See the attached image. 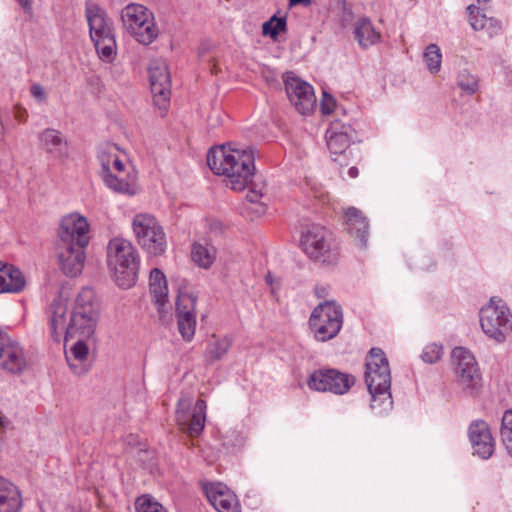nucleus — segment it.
<instances>
[{
  "label": "nucleus",
  "mask_w": 512,
  "mask_h": 512,
  "mask_svg": "<svg viewBox=\"0 0 512 512\" xmlns=\"http://www.w3.org/2000/svg\"><path fill=\"white\" fill-rule=\"evenodd\" d=\"M285 90L290 102L302 115L311 114L316 107V96L313 87L297 77L293 72L283 75Z\"/></svg>",
  "instance_id": "obj_9"
},
{
  "label": "nucleus",
  "mask_w": 512,
  "mask_h": 512,
  "mask_svg": "<svg viewBox=\"0 0 512 512\" xmlns=\"http://www.w3.org/2000/svg\"><path fill=\"white\" fill-rule=\"evenodd\" d=\"M4 426V418L3 416L0 414V427Z\"/></svg>",
  "instance_id": "obj_57"
},
{
  "label": "nucleus",
  "mask_w": 512,
  "mask_h": 512,
  "mask_svg": "<svg viewBox=\"0 0 512 512\" xmlns=\"http://www.w3.org/2000/svg\"><path fill=\"white\" fill-rule=\"evenodd\" d=\"M66 359L69 363V366L74 370L76 374H81L84 371L82 368H78V366L72 362L71 356L66 355Z\"/></svg>",
  "instance_id": "obj_52"
},
{
  "label": "nucleus",
  "mask_w": 512,
  "mask_h": 512,
  "mask_svg": "<svg viewBox=\"0 0 512 512\" xmlns=\"http://www.w3.org/2000/svg\"><path fill=\"white\" fill-rule=\"evenodd\" d=\"M339 256V243L334 235L331 232L322 234V263L336 264Z\"/></svg>",
  "instance_id": "obj_31"
},
{
  "label": "nucleus",
  "mask_w": 512,
  "mask_h": 512,
  "mask_svg": "<svg viewBox=\"0 0 512 512\" xmlns=\"http://www.w3.org/2000/svg\"><path fill=\"white\" fill-rule=\"evenodd\" d=\"M343 321V309L340 304L334 300L322 302V342L337 336Z\"/></svg>",
  "instance_id": "obj_18"
},
{
  "label": "nucleus",
  "mask_w": 512,
  "mask_h": 512,
  "mask_svg": "<svg viewBox=\"0 0 512 512\" xmlns=\"http://www.w3.org/2000/svg\"><path fill=\"white\" fill-rule=\"evenodd\" d=\"M132 227L138 244L150 255H162L167 246L166 235L156 218L148 213L136 214Z\"/></svg>",
  "instance_id": "obj_6"
},
{
  "label": "nucleus",
  "mask_w": 512,
  "mask_h": 512,
  "mask_svg": "<svg viewBox=\"0 0 512 512\" xmlns=\"http://www.w3.org/2000/svg\"><path fill=\"white\" fill-rule=\"evenodd\" d=\"M285 27L286 20L274 16L263 24L262 32L264 35H270L272 38H275L281 31L285 30Z\"/></svg>",
  "instance_id": "obj_41"
},
{
  "label": "nucleus",
  "mask_w": 512,
  "mask_h": 512,
  "mask_svg": "<svg viewBox=\"0 0 512 512\" xmlns=\"http://www.w3.org/2000/svg\"><path fill=\"white\" fill-rule=\"evenodd\" d=\"M27 367L28 360L23 347L0 330V368L8 373L20 375Z\"/></svg>",
  "instance_id": "obj_11"
},
{
  "label": "nucleus",
  "mask_w": 512,
  "mask_h": 512,
  "mask_svg": "<svg viewBox=\"0 0 512 512\" xmlns=\"http://www.w3.org/2000/svg\"><path fill=\"white\" fill-rule=\"evenodd\" d=\"M500 434L503 445L512 456V410H508L504 413Z\"/></svg>",
  "instance_id": "obj_37"
},
{
  "label": "nucleus",
  "mask_w": 512,
  "mask_h": 512,
  "mask_svg": "<svg viewBox=\"0 0 512 512\" xmlns=\"http://www.w3.org/2000/svg\"><path fill=\"white\" fill-rule=\"evenodd\" d=\"M311 3L312 0H289L290 6L302 5L304 7H308Z\"/></svg>",
  "instance_id": "obj_51"
},
{
  "label": "nucleus",
  "mask_w": 512,
  "mask_h": 512,
  "mask_svg": "<svg viewBox=\"0 0 512 512\" xmlns=\"http://www.w3.org/2000/svg\"><path fill=\"white\" fill-rule=\"evenodd\" d=\"M107 264L119 287L128 289L136 283L139 260L130 241L120 237L111 239L107 246Z\"/></svg>",
  "instance_id": "obj_3"
},
{
  "label": "nucleus",
  "mask_w": 512,
  "mask_h": 512,
  "mask_svg": "<svg viewBox=\"0 0 512 512\" xmlns=\"http://www.w3.org/2000/svg\"><path fill=\"white\" fill-rule=\"evenodd\" d=\"M205 409L204 400L199 399L193 407V399L190 396H182L176 409L177 424L190 436L199 435L205 425Z\"/></svg>",
  "instance_id": "obj_8"
},
{
  "label": "nucleus",
  "mask_w": 512,
  "mask_h": 512,
  "mask_svg": "<svg viewBox=\"0 0 512 512\" xmlns=\"http://www.w3.org/2000/svg\"><path fill=\"white\" fill-rule=\"evenodd\" d=\"M344 115L345 109L337 103V100L328 92L322 91V115Z\"/></svg>",
  "instance_id": "obj_39"
},
{
  "label": "nucleus",
  "mask_w": 512,
  "mask_h": 512,
  "mask_svg": "<svg viewBox=\"0 0 512 512\" xmlns=\"http://www.w3.org/2000/svg\"><path fill=\"white\" fill-rule=\"evenodd\" d=\"M355 377L336 369L322 370V391L345 394L355 384Z\"/></svg>",
  "instance_id": "obj_22"
},
{
  "label": "nucleus",
  "mask_w": 512,
  "mask_h": 512,
  "mask_svg": "<svg viewBox=\"0 0 512 512\" xmlns=\"http://www.w3.org/2000/svg\"><path fill=\"white\" fill-rule=\"evenodd\" d=\"M136 509L137 512H166L160 503L147 496L137 499Z\"/></svg>",
  "instance_id": "obj_42"
},
{
  "label": "nucleus",
  "mask_w": 512,
  "mask_h": 512,
  "mask_svg": "<svg viewBox=\"0 0 512 512\" xmlns=\"http://www.w3.org/2000/svg\"><path fill=\"white\" fill-rule=\"evenodd\" d=\"M78 338V341L71 348V356L73 357L74 361L82 363L87 359L89 349L84 341L86 338Z\"/></svg>",
  "instance_id": "obj_44"
},
{
  "label": "nucleus",
  "mask_w": 512,
  "mask_h": 512,
  "mask_svg": "<svg viewBox=\"0 0 512 512\" xmlns=\"http://www.w3.org/2000/svg\"><path fill=\"white\" fill-rule=\"evenodd\" d=\"M191 257L198 266L208 269L216 258V249L207 241H197L192 246Z\"/></svg>",
  "instance_id": "obj_30"
},
{
  "label": "nucleus",
  "mask_w": 512,
  "mask_h": 512,
  "mask_svg": "<svg viewBox=\"0 0 512 512\" xmlns=\"http://www.w3.org/2000/svg\"><path fill=\"white\" fill-rule=\"evenodd\" d=\"M337 2H338V4H341V5H343V6H344V4H345V0H337Z\"/></svg>",
  "instance_id": "obj_59"
},
{
  "label": "nucleus",
  "mask_w": 512,
  "mask_h": 512,
  "mask_svg": "<svg viewBox=\"0 0 512 512\" xmlns=\"http://www.w3.org/2000/svg\"><path fill=\"white\" fill-rule=\"evenodd\" d=\"M262 196H263L262 192L260 190L258 191L255 189H250L246 196L247 200L250 203L257 205L256 211L258 213L265 212V206L262 203H260V199L262 198Z\"/></svg>",
  "instance_id": "obj_46"
},
{
  "label": "nucleus",
  "mask_w": 512,
  "mask_h": 512,
  "mask_svg": "<svg viewBox=\"0 0 512 512\" xmlns=\"http://www.w3.org/2000/svg\"><path fill=\"white\" fill-rule=\"evenodd\" d=\"M30 93L39 102H45L47 99V94L40 84L35 83L31 85Z\"/></svg>",
  "instance_id": "obj_48"
},
{
  "label": "nucleus",
  "mask_w": 512,
  "mask_h": 512,
  "mask_svg": "<svg viewBox=\"0 0 512 512\" xmlns=\"http://www.w3.org/2000/svg\"><path fill=\"white\" fill-rule=\"evenodd\" d=\"M344 222L348 233L358 239L361 248H367L369 235V222L361 210L348 207L344 210Z\"/></svg>",
  "instance_id": "obj_21"
},
{
  "label": "nucleus",
  "mask_w": 512,
  "mask_h": 512,
  "mask_svg": "<svg viewBox=\"0 0 512 512\" xmlns=\"http://www.w3.org/2000/svg\"><path fill=\"white\" fill-rule=\"evenodd\" d=\"M480 324L488 337L503 342L512 330V314L502 299L492 297L480 310Z\"/></svg>",
  "instance_id": "obj_7"
},
{
  "label": "nucleus",
  "mask_w": 512,
  "mask_h": 512,
  "mask_svg": "<svg viewBox=\"0 0 512 512\" xmlns=\"http://www.w3.org/2000/svg\"><path fill=\"white\" fill-rule=\"evenodd\" d=\"M26 285L20 269L0 261V293H19Z\"/></svg>",
  "instance_id": "obj_23"
},
{
  "label": "nucleus",
  "mask_w": 512,
  "mask_h": 512,
  "mask_svg": "<svg viewBox=\"0 0 512 512\" xmlns=\"http://www.w3.org/2000/svg\"><path fill=\"white\" fill-rule=\"evenodd\" d=\"M177 324L182 338L185 341L190 342L195 335L196 314L187 315V312L177 314Z\"/></svg>",
  "instance_id": "obj_33"
},
{
  "label": "nucleus",
  "mask_w": 512,
  "mask_h": 512,
  "mask_svg": "<svg viewBox=\"0 0 512 512\" xmlns=\"http://www.w3.org/2000/svg\"><path fill=\"white\" fill-rule=\"evenodd\" d=\"M359 174L358 168L355 166H352L348 170V175L350 178H356Z\"/></svg>",
  "instance_id": "obj_55"
},
{
  "label": "nucleus",
  "mask_w": 512,
  "mask_h": 512,
  "mask_svg": "<svg viewBox=\"0 0 512 512\" xmlns=\"http://www.w3.org/2000/svg\"><path fill=\"white\" fill-rule=\"evenodd\" d=\"M16 118L19 119V120H23V112L22 111H17L16 112Z\"/></svg>",
  "instance_id": "obj_56"
},
{
  "label": "nucleus",
  "mask_w": 512,
  "mask_h": 512,
  "mask_svg": "<svg viewBox=\"0 0 512 512\" xmlns=\"http://www.w3.org/2000/svg\"><path fill=\"white\" fill-rule=\"evenodd\" d=\"M85 248L71 244H57V256L61 270L69 277L79 275L85 263Z\"/></svg>",
  "instance_id": "obj_17"
},
{
  "label": "nucleus",
  "mask_w": 512,
  "mask_h": 512,
  "mask_svg": "<svg viewBox=\"0 0 512 512\" xmlns=\"http://www.w3.org/2000/svg\"><path fill=\"white\" fill-rule=\"evenodd\" d=\"M196 301L197 298L192 293L181 291L176 300L177 314H196Z\"/></svg>",
  "instance_id": "obj_36"
},
{
  "label": "nucleus",
  "mask_w": 512,
  "mask_h": 512,
  "mask_svg": "<svg viewBox=\"0 0 512 512\" xmlns=\"http://www.w3.org/2000/svg\"><path fill=\"white\" fill-rule=\"evenodd\" d=\"M470 24L476 31L483 30L487 27L488 17L480 10L479 7L471 4L467 7Z\"/></svg>",
  "instance_id": "obj_40"
},
{
  "label": "nucleus",
  "mask_w": 512,
  "mask_h": 512,
  "mask_svg": "<svg viewBox=\"0 0 512 512\" xmlns=\"http://www.w3.org/2000/svg\"><path fill=\"white\" fill-rule=\"evenodd\" d=\"M469 439L476 454L488 459L494 452V439L485 421H474L469 427Z\"/></svg>",
  "instance_id": "obj_19"
},
{
  "label": "nucleus",
  "mask_w": 512,
  "mask_h": 512,
  "mask_svg": "<svg viewBox=\"0 0 512 512\" xmlns=\"http://www.w3.org/2000/svg\"><path fill=\"white\" fill-rule=\"evenodd\" d=\"M320 227L318 224L303 227L300 239L302 251L314 261L320 257Z\"/></svg>",
  "instance_id": "obj_27"
},
{
  "label": "nucleus",
  "mask_w": 512,
  "mask_h": 512,
  "mask_svg": "<svg viewBox=\"0 0 512 512\" xmlns=\"http://www.w3.org/2000/svg\"><path fill=\"white\" fill-rule=\"evenodd\" d=\"M98 159L100 161L101 172L124 173V164L121 161L118 148L114 144H105L99 148Z\"/></svg>",
  "instance_id": "obj_28"
},
{
  "label": "nucleus",
  "mask_w": 512,
  "mask_h": 512,
  "mask_svg": "<svg viewBox=\"0 0 512 512\" xmlns=\"http://www.w3.org/2000/svg\"><path fill=\"white\" fill-rule=\"evenodd\" d=\"M90 226L86 217L71 213L61 219L57 244L87 247L90 241Z\"/></svg>",
  "instance_id": "obj_10"
},
{
  "label": "nucleus",
  "mask_w": 512,
  "mask_h": 512,
  "mask_svg": "<svg viewBox=\"0 0 512 512\" xmlns=\"http://www.w3.org/2000/svg\"><path fill=\"white\" fill-rule=\"evenodd\" d=\"M17 1L25 11H27V12L31 11V9H32L31 0H17Z\"/></svg>",
  "instance_id": "obj_53"
},
{
  "label": "nucleus",
  "mask_w": 512,
  "mask_h": 512,
  "mask_svg": "<svg viewBox=\"0 0 512 512\" xmlns=\"http://www.w3.org/2000/svg\"><path fill=\"white\" fill-rule=\"evenodd\" d=\"M351 127L335 121L326 131L327 148L330 151L332 160L338 162L340 168L348 165L347 149L351 142Z\"/></svg>",
  "instance_id": "obj_12"
},
{
  "label": "nucleus",
  "mask_w": 512,
  "mask_h": 512,
  "mask_svg": "<svg viewBox=\"0 0 512 512\" xmlns=\"http://www.w3.org/2000/svg\"><path fill=\"white\" fill-rule=\"evenodd\" d=\"M308 386L310 389L319 391L320 390V378L318 377V371H314L309 379H308Z\"/></svg>",
  "instance_id": "obj_50"
},
{
  "label": "nucleus",
  "mask_w": 512,
  "mask_h": 512,
  "mask_svg": "<svg viewBox=\"0 0 512 512\" xmlns=\"http://www.w3.org/2000/svg\"><path fill=\"white\" fill-rule=\"evenodd\" d=\"M23 505L19 488L0 476V512H20Z\"/></svg>",
  "instance_id": "obj_24"
},
{
  "label": "nucleus",
  "mask_w": 512,
  "mask_h": 512,
  "mask_svg": "<svg viewBox=\"0 0 512 512\" xmlns=\"http://www.w3.org/2000/svg\"><path fill=\"white\" fill-rule=\"evenodd\" d=\"M457 84L468 95L476 93L479 87L477 78L467 70H463L458 74Z\"/></svg>",
  "instance_id": "obj_38"
},
{
  "label": "nucleus",
  "mask_w": 512,
  "mask_h": 512,
  "mask_svg": "<svg viewBox=\"0 0 512 512\" xmlns=\"http://www.w3.org/2000/svg\"><path fill=\"white\" fill-rule=\"evenodd\" d=\"M203 490L208 501L218 512H239L236 495L222 483H206Z\"/></svg>",
  "instance_id": "obj_15"
},
{
  "label": "nucleus",
  "mask_w": 512,
  "mask_h": 512,
  "mask_svg": "<svg viewBox=\"0 0 512 512\" xmlns=\"http://www.w3.org/2000/svg\"><path fill=\"white\" fill-rule=\"evenodd\" d=\"M124 29L141 44L148 45L158 36L153 14L141 4L131 3L121 11Z\"/></svg>",
  "instance_id": "obj_4"
},
{
  "label": "nucleus",
  "mask_w": 512,
  "mask_h": 512,
  "mask_svg": "<svg viewBox=\"0 0 512 512\" xmlns=\"http://www.w3.org/2000/svg\"><path fill=\"white\" fill-rule=\"evenodd\" d=\"M265 279H266L267 284H268V285H270V286H272V287H273V285H274L275 283H277L276 278L272 275V273H271V272H268V273H267V275H266Z\"/></svg>",
  "instance_id": "obj_54"
},
{
  "label": "nucleus",
  "mask_w": 512,
  "mask_h": 512,
  "mask_svg": "<svg viewBox=\"0 0 512 512\" xmlns=\"http://www.w3.org/2000/svg\"><path fill=\"white\" fill-rule=\"evenodd\" d=\"M39 147L56 160L63 161L69 157L70 149L67 138L57 129L46 128L38 134Z\"/></svg>",
  "instance_id": "obj_16"
},
{
  "label": "nucleus",
  "mask_w": 512,
  "mask_h": 512,
  "mask_svg": "<svg viewBox=\"0 0 512 512\" xmlns=\"http://www.w3.org/2000/svg\"><path fill=\"white\" fill-rule=\"evenodd\" d=\"M149 290L152 299L157 306L158 312L162 315L166 312L168 304V286L164 273L158 268L150 272Z\"/></svg>",
  "instance_id": "obj_25"
},
{
  "label": "nucleus",
  "mask_w": 512,
  "mask_h": 512,
  "mask_svg": "<svg viewBox=\"0 0 512 512\" xmlns=\"http://www.w3.org/2000/svg\"><path fill=\"white\" fill-rule=\"evenodd\" d=\"M86 19L91 40L114 34L113 24L106 11L95 3L86 5Z\"/></svg>",
  "instance_id": "obj_20"
},
{
  "label": "nucleus",
  "mask_w": 512,
  "mask_h": 512,
  "mask_svg": "<svg viewBox=\"0 0 512 512\" xmlns=\"http://www.w3.org/2000/svg\"><path fill=\"white\" fill-rule=\"evenodd\" d=\"M344 14H345V15L347 14L348 16H351V14H352V13H351V11H347V10L344 8Z\"/></svg>",
  "instance_id": "obj_58"
},
{
  "label": "nucleus",
  "mask_w": 512,
  "mask_h": 512,
  "mask_svg": "<svg viewBox=\"0 0 512 512\" xmlns=\"http://www.w3.org/2000/svg\"><path fill=\"white\" fill-rule=\"evenodd\" d=\"M490 35L497 34L501 30V23L497 19L488 18L487 27L485 28Z\"/></svg>",
  "instance_id": "obj_49"
},
{
  "label": "nucleus",
  "mask_w": 512,
  "mask_h": 512,
  "mask_svg": "<svg viewBox=\"0 0 512 512\" xmlns=\"http://www.w3.org/2000/svg\"><path fill=\"white\" fill-rule=\"evenodd\" d=\"M149 79L154 101L159 107H166L170 98L171 80L167 64L164 60L151 61Z\"/></svg>",
  "instance_id": "obj_14"
},
{
  "label": "nucleus",
  "mask_w": 512,
  "mask_h": 512,
  "mask_svg": "<svg viewBox=\"0 0 512 512\" xmlns=\"http://www.w3.org/2000/svg\"><path fill=\"white\" fill-rule=\"evenodd\" d=\"M319 309H320V305H318L317 307L314 308V310L311 314L310 320H309V325H310L311 331L313 332L314 337L316 339L318 338V335L320 334V326L318 325V320L320 317Z\"/></svg>",
  "instance_id": "obj_47"
},
{
  "label": "nucleus",
  "mask_w": 512,
  "mask_h": 512,
  "mask_svg": "<svg viewBox=\"0 0 512 512\" xmlns=\"http://www.w3.org/2000/svg\"><path fill=\"white\" fill-rule=\"evenodd\" d=\"M443 355V347L441 345H438L436 343L428 344L422 354L421 358L424 362L433 364L436 363L441 359Z\"/></svg>",
  "instance_id": "obj_43"
},
{
  "label": "nucleus",
  "mask_w": 512,
  "mask_h": 512,
  "mask_svg": "<svg viewBox=\"0 0 512 512\" xmlns=\"http://www.w3.org/2000/svg\"><path fill=\"white\" fill-rule=\"evenodd\" d=\"M255 157L250 147L222 146L211 149L207 164L217 175L227 178V187L235 191L244 190L255 174Z\"/></svg>",
  "instance_id": "obj_2"
},
{
  "label": "nucleus",
  "mask_w": 512,
  "mask_h": 512,
  "mask_svg": "<svg viewBox=\"0 0 512 512\" xmlns=\"http://www.w3.org/2000/svg\"><path fill=\"white\" fill-rule=\"evenodd\" d=\"M304 189L314 198H318V181L315 175L307 174L304 179Z\"/></svg>",
  "instance_id": "obj_45"
},
{
  "label": "nucleus",
  "mask_w": 512,
  "mask_h": 512,
  "mask_svg": "<svg viewBox=\"0 0 512 512\" xmlns=\"http://www.w3.org/2000/svg\"><path fill=\"white\" fill-rule=\"evenodd\" d=\"M477 1H478V3H487V2H489L490 0H477Z\"/></svg>",
  "instance_id": "obj_60"
},
{
  "label": "nucleus",
  "mask_w": 512,
  "mask_h": 512,
  "mask_svg": "<svg viewBox=\"0 0 512 512\" xmlns=\"http://www.w3.org/2000/svg\"><path fill=\"white\" fill-rule=\"evenodd\" d=\"M214 341L210 342L207 347V356L210 360L216 361L224 357L231 347L232 341L229 337L216 338L213 336Z\"/></svg>",
  "instance_id": "obj_34"
},
{
  "label": "nucleus",
  "mask_w": 512,
  "mask_h": 512,
  "mask_svg": "<svg viewBox=\"0 0 512 512\" xmlns=\"http://www.w3.org/2000/svg\"><path fill=\"white\" fill-rule=\"evenodd\" d=\"M101 176L105 184L115 192L133 195L136 191L133 178H125L123 173L108 171L101 172Z\"/></svg>",
  "instance_id": "obj_29"
},
{
  "label": "nucleus",
  "mask_w": 512,
  "mask_h": 512,
  "mask_svg": "<svg viewBox=\"0 0 512 512\" xmlns=\"http://www.w3.org/2000/svg\"><path fill=\"white\" fill-rule=\"evenodd\" d=\"M353 35L360 47L369 48L381 40V34L377 32L367 17L359 18L354 24Z\"/></svg>",
  "instance_id": "obj_26"
},
{
  "label": "nucleus",
  "mask_w": 512,
  "mask_h": 512,
  "mask_svg": "<svg viewBox=\"0 0 512 512\" xmlns=\"http://www.w3.org/2000/svg\"><path fill=\"white\" fill-rule=\"evenodd\" d=\"M452 360L455 364V374L458 382L466 388H473L480 382V373L473 354L464 347L452 350Z\"/></svg>",
  "instance_id": "obj_13"
},
{
  "label": "nucleus",
  "mask_w": 512,
  "mask_h": 512,
  "mask_svg": "<svg viewBox=\"0 0 512 512\" xmlns=\"http://www.w3.org/2000/svg\"><path fill=\"white\" fill-rule=\"evenodd\" d=\"M50 334L54 341L68 338H91L100 318V304L95 291L82 288L77 294L73 309H68V298L60 293L49 310Z\"/></svg>",
  "instance_id": "obj_1"
},
{
  "label": "nucleus",
  "mask_w": 512,
  "mask_h": 512,
  "mask_svg": "<svg viewBox=\"0 0 512 512\" xmlns=\"http://www.w3.org/2000/svg\"><path fill=\"white\" fill-rule=\"evenodd\" d=\"M365 382L373 399L391 398V373L388 359L380 348H372L366 359Z\"/></svg>",
  "instance_id": "obj_5"
},
{
  "label": "nucleus",
  "mask_w": 512,
  "mask_h": 512,
  "mask_svg": "<svg viewBox=\"0 0 512 512\" xmlns=\"http://www.w3.org/2000/svg\"><path fill=\"white\" fill-rule=\"evenodd\" d=\"M101 60L111 62L116 55L115 35H108L92 40Z\"/></svg>",
  "instance_id": "obj_32"
},
{
  "label": "nucleus",
  "mask_w": 512,
  "mask_h": 512,
  "mask_svg": "<svg viewBox=\"0 0 512 512\" xmlns=\"http://www.w3.org/2000/svg\"><path fill=\"white\" fill-rule=\"evenodd\" d=\"M424 60L431 73H437L441 67L442 55L438 45L430 44L424 52Z\"/></svg>",
  "instance_id": "obj_35"
}]
</instances>
